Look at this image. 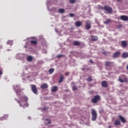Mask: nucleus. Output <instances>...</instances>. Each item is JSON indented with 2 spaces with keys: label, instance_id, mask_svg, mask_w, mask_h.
<instances>
[{
  "label": "nucleus",
  "instance_id": "f257e3e1",
  "mask_svg": "<svg viewBox=\"0 0 128 128\" xmlns=\"http://www.w3.org/2000/svg\"><path fill=\"white\" fill-rule=\"evenodd\" d=\"M118 80L122 84H124V82H128V77L124 74H122L120 76H119Z\"/></svg>",
  "mask_w": 128,
  "mask_h": 128
},
{
  "label": "nucleus",
  "instance_id": "f03ea898",
  "mask_svg": "<svg viewBox=\"0 0 128 128\" xmlns=\"http://www.w3.org/2000/svg\"><path fill=\"white\" fill-rule=\"evenodd\" d=\"M92 120L93 122H94L96 120V118H98V114L96 113V110L94 109H92Z\"/></svg>",
  "mask_w": 128,
  "mask_h": 128
},
{
  "label": "nucleus",
  "instance_id": "7ed1b4c3",
  "mask_svg": "<svg viewBox=\"0 0 128 128\" xmlns=\"http://www.w3.org/2000/svg\"><path fill=\"white\" fill-rule=\"evenodd\" d=\"M114 62L106 61V62H105V66L106 68H109L110 70H112V66H114Z\"/></svg>",
  "mask_w": 128,
  "mask_h": 128
},
{
  "label": "nucleus",
  "instance_id": "20e7f679",
  "mask_svg": "<svg viewBox=\"0 0 128 128\" xmlns=\"http://www.w3.org/2000/svg\"><path fill=\"white\" fill-rule=\"evenodd\" d=\"M98 100H100V96L98 95L95 96L94 98L92 99V102L93 104H98Z\"/></svg>",
  "mask_w": 128,
  "mask_h": 128
},
{
  "label": "nucleus",
  "instance_id": "39448f33",
  "mask_svg": "<svg viewBox=\"0 0 128 128\" xmlns=\"http://www.w3.org/2000/svg\"><path fill=\"white\" fill-rule=\"evenodd\" d=\"M104 10L107 12L108 14H112V8L108 6H104Z\"/></svg>",
  "mask_w": 128,
  "mask_h": 128
},
{
  "label": "nucleus",
  "instance_id": "423d86ee",
  "mask_svg": "<svg viewBox=\"0 0 128 128\" xmlns=\"http://www.w3.org/2000/svg\"><path fill=\"white\" fill-rule=\"evenodd\" d=\"M85 28L86 30H90V28H92V23H90V20H88L86 22Z\"/></svg>",
  "mask_w": 128,
  "mask_h": 128
},
{
  "label": "nucleus",
  "instance_id": "0eeeda50",
  "mask_svg": "<svg viewBox=\"0 0 128 128\" xmlns=\"http://www.w3.org/2000/svg\"><path fill=\"white\" fill-rule=\"evenodd\" d=\"M31 88L32 92H33L35 94H38V88H36V85H32Z\"/></svg>",
  "mask_w": 128,
  "mask_h": 128
},
{
  "label": "nucleus",
  "instance_id": "6e6552de",
  "mask_svg": "<svg viewBox=\"0 0 128 128\" xmlns=\"http://www.w3.org/2000/svg\"><path fill=\"white\" fill-rule=\"evenodd\" d=\"M120 19L121 20H124V22H128V16H126L122 15L120 16Z\"/></svg>",
  "mask_w": 128,
  "mask_h": 128
},
{
  "label": "nucleus",
  "instance_id": "1a4fd4ad",
  "mask_svg": "<svg viewBox=\"0 0 128 128\" xmlns=\"http://www.w3.org/2000/svg\"><path fill=\"white\" fill-rule=\"evenodd\" d=\"M82 22L80 20L76 21L74 22V25L76 26H77V28H80V26H82Z\"/></svg>",
  "mask_w": 128,
  "mask_h": 128
},
{
  "label": "nucleus",
  "instance_id": "9d476101",
  "mask_svg": "<svg viewBox=\"0 0 128 128\" xmlns=\"http://www.w3.org/2000/svg\"><path fill=\"white\" fill-rule=\"evenodd\" d=\"M120 56V52L117 51L112 56L114 58H118Z\"/></svg>",
  "mask_w": 128,
  "mask_h": 128
},
{
  "label": "nucleus",
  "instance_id": "9b49d317",
  "mask_svg": "<svg viewBox=\"0 0 128 128\" xmlns=\"http://www.w3.org/2000/svg\"><path fill=\"white\" fill-rule=\"evenodd\" d=\"M121 46L124 48H126V46H128V43L126 42V41H122L121 42Z\"/></svg>",
  "mask_w": 128,
  "mask_h": 128
},
{
  "label": "nucleus",
  "instance_id": "f8f14e48",
  "mask_svg": "<svg viewBox=\"0 0 128 128\" xmlns=\"http://www.w3.org/2000/svg\"><path fill=\"white\" fill-rule=\"evenodd\" d=\"M23 100H24V102H28V98L27 96H23L20 99V102H24Z\"/></svg>",
  "mask_w": 128,
  "mask_h": 128
},
{
  "label": "nucleus",
  "instance_id": "ddd939ff",
  "mask_svg": "<svg viewBox=\"0 0 128 128\" xmlns=\"http://www.w3.org/2000/svg\"><path fill=\"white\" fill-rule=\"evenodd\" d=\"M92 42H96L98 40V36H90V38Z\"/></svg>",
  "mask_w": 128,
  "mask_h": 128
},
{
  "label": "nucleus",
  "instance_id": "4468645a",
  "mask_svg": "<svg viewBox=\"0 0 128 128\" xmlns=\"http://www.w3.org/2000/svg\"><path fill=\"white\" fill-rule=\"evenodd\" d=\"M119 119L120 120L121 122L124 124L125 122H126V118H124L122 116L119 115L118 116Z\"/></svg>",
  "mask_w": 128,
  "mask_h": 128
},
{
  "label": "nucleus",
  "instance_id": "2eb2a0df",
  "mask_svg": "<svg viewBox=\"0 0 128 128\" xmlns=\"http://www.w3.org/2000/svg\"><path fill=\"white\" fill-rule=\"evenodd\" d=\"M48 88V84H44L41 85L40 88H42V90H46Z\"/></svg>",
  "mask_w": 128,
  "mask_h": 128
},
{
  "label": "nucleus",
  "instance_id": "dca6fc26",
  "mask_svg": "<svg viewBox=\"0 0 128 128\" xmlns=\"http://www.w3.org/2000/svg\"><path fill=\"white\" fill-rule=\"evenodd\" d=\"M64 80V75H61L59 78V81H58L59 84L62 82Z\"/></svg>",
  "mask_w": 128,
  "mask_h": 128
},
{
  "label": "nucleus",
  "instance_id": "f3484780",
  "mask_svg": "<svg viewBox=\"0 0 128 128\" xmlns=\"http://www.w3.org/2000/svg\"><path fill=\"white\" fill-rule=\"evenodd\" d=\"M122 58H128V52H123L122 54Z\"/></svg>",
  "mask_w": 128,
  "mask_h": 128
},
{
  "label": "nucleus",
  "instance_id": "a211bd4d",
  "mask_svg": "<svg viewBox=\"0 0 128 128\" xmlns=\"http://www.w3.org/2000/svg\"><path fill=\"white\" fill-rule=\"evenodd\" d=\"M102 86L104 88H106L108 86V82L106 81H102Z\"/></svg>",
  "mask_w": 128,
  "mask_h": 128
},
{
  "label": "nucleus",
  "instance_id": "6ab92c4d",
  "mask_svg": "<svg viewBox=\"0 0 128 128\" xmlns=\"http://www.w3.org/2000/svg\"><path fill=\"white\" fill-rule=\"evenodd\" d=\"M114 126H120V121L118 120H116L114 122Z\"/></svg>",
  "mask_w": 128,
  "mask_h": 128
},
{
  "label": "nucleus",
  "instance_id": "aec40b11",
  "mask_svg": "<svg viewBox=\"0 0 128 128\" xmlns=\"http://www.w3.org/2000/svg\"><path fill=\"white\" fill-rule=\"evenodd\" d=\"M58 90V87L57 86H54L52 88V92H56Z\"/></svg>",
  "mask_w": 128,
  "mask_h": 128
},
{
  "label": "nucleus",
  "instance_id": "412c9836",
  "mask_svg": "<svg viewBox=\"0 0 128 128\" xmlns=\"http://www.w3.org/2000/svg\"><path fill=\"white\" fill-rule=\"evenodd\" d=\"M104 24H112V20L110 19H108L104 22Z\"/></svg>",
  "mask_w": 128,
  "mask_h": 128
},
{
  "label": "nucleus",
  "instance_id": "4be33fe9",
  "mask_svg": "<svg viewBox=\"0 0 128 128\" xmlns=\"http://www.w3.org/2000/svg\"><path fill=\"white\" fill-rule=\"evenodd\" d=\"M74 46H80V42L78 41H75L73 43Z\"/></svg>",
  "mask_w": 128,
  "mask_h": 128
},
{
  "label": "nucleus",
  "instance_id": "5701e85b",
  "mask_svg": "<svg viewBox=\"0 0 128 128\" xmlns=\"http://www.w3.org/2000/svg\"><path fill=\"white\" fill-rule=\"evenodd\" d=\"M65 10L64 9V8H60L59 9L58 12L60 14H64V12H65Z\"/></svg>",
  "mask_w": 128,
  "mask_h": 128
},
{
  "label": "nucleus",
  "instance_id": "b1692460",
  "mask_svg": "<svg viewBox=\"0 0 128 128\" xmlns=\"http://www.w3.org/2000/svg\"><path fill=\"white\" fill-rule=\"evenodd\" d=\"M32 44H34V46H36V44H38V42L36 40H31L30 41Z\"/></svg>",
  "mask_w": 128,
  "mask_h": 128
},
{
  "label": "nucleus",
  "instance_id": "393cba45",
  "mask_svg": "<svg viewBox=\"0 0 128 128\" xmlns=\"http://www.w3.org/2000/svg\"><path fill=\"white\" fill-rule=\"evenodd\" d=\"M27 60L28 62H32V56H28V58H27Z\"/></svg>",
  "mask_w": 128,
  "mask_h": 128
},
{
  "label": "nucleus",
  "instance_id": "a878e982",
  "mask_svg": "<svg viewBox=\"0 0 128 128\" xmlns=\"http://www.w3.org/2000/svg\"><path fill=\"white\" fill-rule=\"evenodd\" d=\"M45 120L46 122H48V123H46V124H52V121L50 120H49L48 118H46Z\"/></svg>",
  "mask_w": 128,
  "mask_h": 128
},
{
  "label": "nucleus",
  "instance_id": "bb28decb",
  "mask_svg": "<svg viewBox=\"0 0 128 128\" xmlns=\"http://www.w3.org/2000/svg\"><path fill=\"white\" fill-rule=\"evenodd\" d=\"M54 72V68H50L49 70V73L50 74H52Z\"/></svg>",
  "mask_w": 128,
  "mask_h": 128
},
{
  "label": "nucleus",
  "instance_id": "cd10ccee",
  "mask_svg": "<svg viewBox=\"0 0 128 128\" xmlns=\"http://www.w3.org/2000/svg\"><path fill=\"white\" fill-rule=\"evenodd\" d=\"M7 44H9L10 46H12V40H8L7 42Z\"/></svg>",
  "mask_w": 128,
  "mask_h": 128
},
{
  "label": "nucleus",
  "instance_id": "c85d7f7f",
  "mask_svg": "<svg viewBox=\"0 0 128 128\" xmlns=\"http://www.w3.org/2000/svg\"><path fill=\"white\" fill-rule=\"evenodd\" d=\"M87 82H92V76H88V78H86Z\"/></svg>",
  "mask_w": 128,
  "mask_h": 128
},
{
  "label": "nucleus",
  "instance_id": "c756f323",
  "mask_svg": "<svg viewBox=\"0 0 128 128\" xmlns=\"http://www.w3.org/2000/svg\"><path fill=\"white\" fill-rule=\"evenodd\" d=\"M15 100H16L17 102H18V104H19L20 106H22V102H20V100H18L17 99H15Z\"/></svg>",
  "mask_w": 128,
  "mask_h": 128
},
{
  "label": "nucleus",
  "instance_id": "7c9ffc66",
  "mask_svg": "<svg viewBox=\"0 0 128 128\" xmlns=\"http://www.w3.org/2000/svg\"><path fill=\"white\" fill-rule=\"evenodd\" d=\"M72 90H78V87H76V85H74L72 86Z\"/></svg>",
  "mask_w": 128,
  "mask_h": 128
},
{
  "label": "nucleus",
  "instance_id": "2f4dec72",
  "mask_svg": "<svg viewBox=\"0 0 128 128\" xmlns=\"http://www.w3.org/2000/svg\"><path fill=\"white\" fill-rule=\"evenodd\" d=\"M69 2L70 4H75L76 3V0H70Z\"/></svg>",
  "mask_w": 128,
  "mask_h": 128
},
{
  "label": "nucleus",
  "instance_id": "473e14b6",
  "mask_svg": "<svg viewBox=\"0 0 128 128\" xmlns=\"http://www.w3.org/2000/svg\"><path fill=\"white\" fill-rule=\"evenodd\" d=\"M64 55L62 54H58L56 56L57 58H62Z\"/></svg>",
  "mask_w": 128,
  "mask_h": 128
},
{
  "label": "nucleus",
  "instance_id": "72a5a7b5",
  "mask_svg": "<svg viewBox=\"0 0 128 128\" xmlns=\"http://www.w3.org/2000/svg\"><path fill=\"white\" fill-rule=\"evenodd\" d=\"M70 16V18H73V16H74V14L73 13H70L69 14Z\"/></svg>",
  "mask_w": 128,
  "mask_h": 128
},
{
  "label": "nucleus",
  "instance_id": "f704fd0d",
  "mask_svg": "<svg viewBox=\"0 0 128 128\" xmlns=\"http://www.w3.org/2000/svg\"><path fill=\"white\" fill-rule=\"evenodd\" d=\"M16 94H18V93L19 92H20V89H18V90H16Z\"/></svg>",
  "mask_w": 128,
  "mask_h": 128
},
{
  "label": "nucleus",
  "instance_id": "c9c22d12",
  "mask_svg": "<svg viewBox=\"0 0 128 128\" xmlns=\"http://www.w3.org/2000/svg\"><path fill=\"white\" fill-rule=\"evenodd\" d=\"M98 8H99V10H104V7H102V6H99Z\"/></svg>",
  "mask_w": 128,
  "mask_h": 128
},
{
  "label": "nucleus",
  "instance_id": "e433bc0d",
  "mask_svg": "<svg viewBox=\"0 0 128 128\" xmlns=\"http://www.w3.org/2000/svg\"><path fill=\"white\" fill-rule=\"evenodd\" d=\"M69 74H70V72H66L65 73V75H66V76H69Z\"/></svg>",
  "mask_w": 128,
  "mask_h": 128
},
{
  "label": "nucleus",
  "instance_id": "4c0bfd02",
  "mask_svg": "<svg viewBox=\"0 0 128 128\" xmlns=\"http://www.w3.org/2000/svg\"><path fill=\"white\" fill-rule=\"evenodd\" d=\"M90 64H94V61H92V60L90 59Z\"/></svg>",
  "mask_w": 128,
  "mask_h": 128
},
{
  "label": "nucleus",
  "instance_id": "58836bf2",
  "mask_svg": "<svg viewBox=\"0 0 128 128\" xmlns=\"http://www.w3.org/2000/svg\"><path fill=\"white\" fill-rule=\"evenodd\" d=\"M2 71H0V76H2Z\"/></svg>",
  "mask_w": 128,
  "mask_h": 128
},
{
  "label": "nucleus",
  "instance_id": "ea45409f",
  "mask_svg": "<svg viewBox=\"0 0 128 128\" xmlns=\"http://www.w3.org/2000/svg\"><path fill=\"white\" fill-rule=\"evenodd\" d=\"M117 2H121L122 0H116Z\"/></svg>",
  "mask_w": 128,
  "mask_h": 128
},
{
  "label": "nucleus",
  "instance_id": "a19ab883",
  "mask_svg": "<svg viewBox=\"0 0 128 128\" xmlns=\"http://www.w3.org/2000/svg\"><path fill=\"white\" fill-rule=\"evenodd\" d=\"M108 128H112V126H108Z\"/></svg>",
  "mask_w": 128,
  "mask_h": 128
}]
</instances>
